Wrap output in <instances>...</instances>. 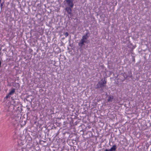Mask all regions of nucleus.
<instances>
[{
	"label": "nucleus",
	"instance_id": "obj_1",
	"mask_svg": "<svg viewBox=\"0 0 151 151\" xmlns=\"http://www.w3.org/2000/svg\"><path fill=\"white\" fill-rule=\"evenodd\" d=\"M106 81L105 80V78H103L99 81L98 83L96 85L95 88L96 89L100 88V92L102 93L104 92V88L106 86Z\"/></svg>",
	"mask_w": 151,
	"mask_h": 151
},
{
	"label": "nucleus",
	"instance_id": "obj_2",
	"mask_svg": "<svg viewBox=\"0 0 151 151\" xmlns=\"http://www.w3.org/2000/svg\"><path fill=\"white\" fill-rule=\"evenodd\" d=\"M89 32L88 31L85 35L82 36V39L78 43V46L80 47H81L84 43L88 44L89 43V41L87 39L89 37Z\"/></svg>",
	"mask_w": 151,
	"mask_h": 151
},
{
	"label": "nucleus",
	"instance_id": "obj_3",
	"mask_svg": "<svg viewBox=\"0 0 151 151\" xmlns=\"http://www.w3.org/2000/svg\"><path fill=\"white\" fill-rule=\"evenodd\" d=\"M124 76L125 79L129 81L131 80L132 79V72L130 71L125 72L124 73Z\"/></svg>",
	"mask_w": 151,
	"mask_h": 151
},
{
	"label": "nucleus",
	"instance_id": "obj_4",
	"mask_svg": "<svg viewBox=\"0 0 151 151\" xmlns=\"http://www.w3.org/2000/svg\"><path fill=\"white\" fill-rule=\"evenodd\" d=\"M65 1L67 7L73 8L74 6L73 0H66Z\"/></svg>",
	"mask_w": 151,
	"mask_h": 151
},
{
	"label": "nucleus",
	"instance_id": "obj_5",
	"mask_svg": "<svg viewBox=\"0 0 151 151\" xmlns=\"http://www.w3.org/2000/svg\"><path fill=\"white\" fill-rule=\"evenodd\" d=\"M72 8H71V7H66L65 9L68 14L71 15L72 14Z\"/></svg>",
	"mask_w": 151,
	"mask_h": 151
},
{
	"label": "nucleus",
	"instance_id": "obj_6",
	"mask_svg": "<svg viewBox=\"0 0 151 151\" xmlns=\"http://www.w3.org/2000/svg\"><path fill=\"white\" fill-rule=\"evenodd\" d=\"M114 99V96L112 95H110L109 96L108 99L107 100V102H111Z\"/></svg>",
	"mask_w": 151,
	"mask_h": 151
},
{
	"label": "nucleus",
	"instance_id": "obj_7",
	"mask_svg": "<svg viewBox=\"0 0 151 151\" xmlns=\"http://www.w3.org/2000/svg\"><path fill=\"white\" fill-rule=\"evenodd\" d=\"M63 123L64 124V125L65 126L64 127H68V126H69V127H71V125L69 123H67L66 122H64Z\"/></svg>",
	"mask_w": 151,
	"mask_h": 151
},
{
	"label": "nucleus",
	"instance_id": "obj_8",
	"mask_svg": "<svg viewBox=\"0 0 151 151\" xmlns=\"http://www.w3.org/2000/svg\"><path fill=\"white\" fill-rule=\"evenodd\" d=\"M15 92V89L14 88H12L11 89V91L9 93V95H13L14 93Z\"/></svg>",
	"mask_w": 151,
	"mask_h": 151
},
{
	"label": "nucleus",
	"instance_id": "obj_9",
	"mask_svg": "<svg viewBox=\"0 0 151 151\" xmlns=\"http://www.w3.org/2000/svg\"><path fill=\"white\" fill-rule=\"evenodd\" d=\"M110 150L111 151H115L116 150V145H113Z\"/></svg>",
	"mask_w": 151,
	"mask_h": 151
},
{
	"label": "nucleus",
	"instance_id": "obj_10",
	"mask_svg": "<svg viewBox=\"0 0 151 151\" xmlns=\"http://www.w3.org/2000/svg\"><path fill=\"white\" fill-rule=\"evenodd\" d=\"M19 84L18 83H15L14 85V86L16 87L17 88H19Z\"/></svg>",
	"mask_w": 151,
	"mask_h": 151
},
{
	"label": "nucleus",
	"instance_id": "obj_11",
	"mask_svg": "<svg viewBox=\"0 0 151 151\" xmlns=\"http://www.w3.org/2000/svg\"><path fill=\"white\" fill-rule=\"evenodd\" d=\"M4 4V2H3L2 3H1V5H0V7H1V10H2V6Z\"/></svg>",
	"mask_w": 151,
	"mask_h": 151
},
{
	"label": "nucleus",
	"instance_id": "obj_12",
	"mask_svg": "<svg viewBox=\"0 0 151 151\" xmlns=\"http://www.w3.org/2000/svg\"><path fill=\"white\" fill-rule=\"evenodd\" d=\"M10 96V95H9V94L8 93V94L6 95V96L5 97V98L6 99H7V98H9Z\"/></svg>",
	"mask_w": 151,
	"mask_h": 151
},
{
	"label": "nucleus",
	"instance_id": "obj_13",
	"mask_svg": "<svg viewBox=\"0 0 151 151\" xmlns=\"http://www.w3.org/2000/svg\"><path fill=\"white\" fill-rule=\"evenodd\" d=\"M68 32H66L65 34H64V35H65L66 36V37H67L68 36Z\"/></svg>",
	"mask_w": 151,
	"mask_h": 151
},
{
	"label": "nucleus",
	"instance_id": "obj_14",
	"mask_svg": "<svg viewBox=\"0 0 151 151\" xmlns=\"http://www.w3.org/2000/svg\"><path fill=\"white\" fill-rule=\"evenodd\" d=\"M12 102H13V104H16V101L14 99L12 100Z\"/></svg>",
	"mask_w": 151,
	"mask_h": 151
},
{
	"label": "nucleus",
	"instance_id": "obj_15",
	"mask_svg": "<svg viewBox=\"0 0 151 151\" xmlns=\"http://www.w3.org/2000/svg\"><path fill=\"white\" fill-rule=\"evenodd\" d=\"M104 151H111L109 149H106L105 150H104Z\"/></svg>",
	"mask_w": 151,
	"mask_h": 151
},
{
	"label": "nucleus",
	"instance_id": "obj_16",
	"mask_svg": "<svg viewBox=\"0 0 151 151\" xmlns=\"http://www.w3.org/2000/svg\"><path fill=\"white\" fill-rule=\"evenodd\" d=\"M68 106H67L66 107V109H67L68 111Z\"/></svg>",
	"mask_w": 151,
	"mask_h": 151
},
{
	"label": "nucleus",
	"instance_id": "obj_17",
	"mask_svg": "<svg viewBox=\"0 0 151 151\" xmlns=\"http://www.w3.org/2000/svg\"><path fill=\"white\" fill-rule=\"evenodd\" d=\"M1 0H0V3H1Z\"/></svg>",
	"mask_w": 151,
	"mask_h": 151
},
{
	"label": "nucleus",
	"instance_id": "obj_18",
	"mask_svg": "<svg viewBox=\"0 0 151 151\" xmlns=\"http://www.w3.org/2000/svg\"><path fill=\"white\" fill-rule=\"evenodd\" d=\"M66 151H69L68 150H67Z\"/></svg>",
	"mask_w": 151,
	"mask_h": 151
}]
</instances>
